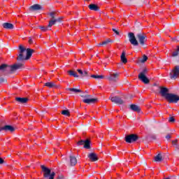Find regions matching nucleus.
<instances>
[{
    "mask_svg": "<svg viewBox=\"0 0 179 179\" xmlns=\"http://www.w3.org/2000/svg\"><path fill=\"white\" fill-rule=\"evenodd\" d=\"M179 76V66H176L170 73L171 79H177Z\"/></svg>",
    "mask_w": 179,
    "mask_h": 179,
    "instance_id": "nucleus-7",
    "label": "nucleus"
},
{
    "mask_svg": "<svg viewBox=\"0 0 179 179\" xmlns=\"http://www.w3.org/2000/svg\"><path fill=\"white\" fill-rule=\"evenodd\" d=\"M118 76H120V74L118 73L110 74L108 77V79L109 80H112L113 82H115L118 79Z\"/></svg>",
    "mask_w": 179,
    "mask_h": 179,
    "instance_id": "nucleus-13",
    "label": "nucleus"
},
{
    "mask_svg": "<svg viewBox=\"0 0 179 179\" xmlns=\"http://www.w3.org/2000/svg\"><path fill=\"white\" fill-rule=\"evenodd\" d=\"M16 101H18V103H22V104H24V103H27V98H20L17 97L15 99Z\"/></svg>",
    "mask_w": 179,
    "mask_h": 179,
    "instance_id": "nucleus-22",
    "label": "nucleus"
},
{
    "mask_svg": "<svg viewBox=\"0 0 179 179\" xmlns=\"http://www.w3.org/2000/svg\"><path fill=\"white\" fill-rule=\"evenodd\" d=\"M3 82V78H0V83H2Z\"/></svg>",
    "mask_w": 179,
    "mask_h": 179,
    "instance_id": "nucleus-42",
    "label": "nucleus"
},
{
    "mask_svg": "<svg viewBox=\"0 0 179 179\" xmlns=\"http://www.w3.org/2000/svg\"><path fill=\"white\" fill-rule=\"evenodd\" d=\"M166 100H168V101L169 103H178L179 101V96L178 95H176L174 94H168L166 95Z\"/></svg>",
    "mask_w": 179,
    "mask_h": 179,
    "instance_id": "nucleus-6",
    "label": "nucleus"
},
{
    "mask_svg": "<svg viewBox=\"0 0 179 179\" xmlns=\"http://www.w3.org/2000/svg\"><path fill=\"white\" fill-rule=\"evenodd\" d=\"M31 9L33 10H40V9H41V6L38 4H35L31 6Z\"/></svg>",
    "mask_w": 179,
    "mask_h": 179,
    "instance_id": "nucleus-28",
    "label": "nucleus"
},
{
    "mask_svg": "<svg viewBox=\"0 0 179 179\" xmlns=\"http://www.w3.org/2000/svg\"><path fill=\"white\" fill-rule=\"evenodd\" d=\"M130 108L133 111H136L137 113L141 112V108L139 106H138V105L132 104V105H131Z\"/></svg>",
    "mask_w": 179,
    "mask_h": 179,
    "instance_id": "nucleus-20",
    "label": "nucleus"
},
{
    "mask_svg": "<svg viewBox=\"0 0 179 179\" xmlns=\"http://www.w3.org/2000/svg\"><path fill=\"white\" fill-rule=\"evenodd\" d=\"M176 41H179V40H178V39H176Z\"/></svg>",
    "mask_w": 179,
    "mask_h": 179,
    "instance_id": "nucleus-45",
    "label": "nucleus"
},
{
    "mask_svg": "<svg viewBox=\"0 0 179 179\" xmlns=\"http://www.w3.org/2000/svg\"><path fill=\"white\" fill-rule=\"evenodd\" d=\"M77 71L81 76H89V72L87 71H83L81 69H78Z\"/></svg>",
    "mask_w": 179,
    "mask_h": 179,
    "instance_id": "nucleus-23",
    "label": "nucleus"
},
{
    "mask_svg": "<svg viewBox=\"0 0 179 179\" xmlns=\"http://www.w3.org/2000/svg\"><path fill=\"white\" fill-rule=\"evenodd\" d=\"M110 43H112V41L110 39H107L104 41H103L102 43H99L98 45H108V44H110Z\"/></svg>",
    "mask_w": 179,
    "mask_h": 179,
    "instance_id": "nucleus-27",
    "label": "nucleus"
},
{
    "mask_svg": "<svg viewBox=\"0 0 179 179\" xmlns=\"http://www.w3.org/2000/svg\"><path fill=\"white\" fill-rule=\"evenodd\" d=\"M171 57L179 59V46H177V48L172 52Z\"/></svg>",
    "mask_w": 179,
    "mask_h": 179,
    "instance_id": "nucleus-19",
    "label": "nucleus"
},
{
    "mask_svg": "<svg viewBox=\"0 0 179 179\" xmlns=\"http://www.w3.org/2000/svg\"><path fill=\"white\" fill-rule=\"evenodd\" d=\"M85 1H89V0H85Z\"/></svg>",
    "mask_w": 179,
    "mask_h": 179,
    "instance_id": "nucleus-46",
    "label": "nucleus"
},
{
    "mask_svg": "<svg viewBox=\"0 0 179 179\" xmlns=\"http://www.w3.org/2000/svg\"><path fill=\"white\" fill-rule=\"evenodd\" d=\"M29 42L30 43V44H31V43H33V41L31 39H29Z\"/></svg>",
    "mask_w": 179,
    "mask_h": 179,
    "instance_id": "nucleus-43",
    "label": "nucleus"
},
{
    "mask_svg": "<svg viewBox=\"0 0 179 179\" xmlns=\"http://www.w3.org/2000/svg\"><path fill=\"white\" fill-rule=\"evenodd\" d=\"M41 31H47V30H50V29H51V27H40Z\"/></svg>",
    "mask_w": 179,
    "mask_h": 179,
    "instance_id": "nucleus-33",
    "label": "nucleus"
},
{
    "mask_svg": "<svg viewBox=\"0 0 179 179\" xmlns=\"http://www.w3.org/2000/svg\"><path fill=\"white\" fill-rule=\"evenodd\" d=\"M23 68V64H15L13 66H8L6 64H1L0 66V71H10L13 72V71H17V69H22Z\"/></svg>",
    "mask_w": 179,
    "mask_h": 179,
    "instance_id": "nucleus-2",
    "label": "nucleus"
},
{
    "mask_svg": "<svg viewBox=\"0 0 179 179\" xmlns=\"http://www.w3.org/2000/svg\"><path fill=\"white\" fill-rule=\"evenodd\" d=\"M173 145H176V142L175 141H173Z\"/></svg>",
    "mask_w": 179,
    "mask_h": 179,
    "instance_id": "nucleus-44",
    "label": "nucleus"
},
{
    "mask_svg": "<svg viewBox=\"0 0 179 179\" xmlns=\"http://www.w3.org/2000/svg\"><path fill=\"white\" fill-rule=\"evenodd\" d=\"M66 90L67 92H70V94H72V93H82V90L76 88H66Z\"/></svg>",
    "mask_w": 179,
    "mask_h": 179,
    "instance_id": "nucleus-17",
    "label": "nucleus"
},
{
    "mask_svg": "<svg viewBox=\"0 0 179 179\" xmlns=\"http://www.w3.org/2000/svg\"><path fill=\"white\" fill-rule=\"evenodd\" d=\"M1 131H5V127H0V132H1Z\"/></svg>",
    "mask_w": 179,
    "mask_h": 179,
    "instance_id": "nucleus-41",
    "label": "nucleus"
},
{
    "mask_svg": "<svg viewBox=\"0 0 179 179\" xmlns=\"http://www.w3.org/2000/svg\"><path fill=\"white\" fill-rule=\"evenodd\" d=\"M42 169V171L43 172V176L45 178H49L48 179H54V177H55V172H51V170L44 165L41 166Z\"/></svg>",
    "mask_w": 179,
    "mask_h": 179,
    "instance_id": "nucleus-3",
    "label": "nucleus"
},
{
    "mask_svg": "<svg viewBox=\"0 0 179 179\" xmlns=\"http://www.w3.org/2000/svg\"><path fill=\"white\" fill-rule=\"evenodd\" d=\"M88 157L92 162H97L99 159L97 158V155H96L94 152H91L89 154Z\"/></svg>",
    "mask_w": 179,
    "mask_h": 179,
    "instance_id": "nucleus-16",
    "label": "nucleus"
},
{
    "mask_svg": "<svg viewBox=\"0 0 179 179\" xmlns=\"http://www.w3.org/2000/svg\"><path fill=\"white\" fill-rule=\"evenodd\" d=\"M121 61L123 64H127L128 62V59L125 57V52H122L121 55Z\"/></svg>",
    "mask_w": 179,
    "mask_h": 179,
    "instance_id": "nucleus-25",
    "label": "nucleus"
},
{
    "mask_svg": "<svg viewBox=\"0 0 179 179\" xmlns=\"http://www.w3.org/2000/svg\"><path fill=\"white\" fill-rule=\"evenodd\" d=\"M146 61H148V56H146V55H143V59L141 61V62H146Z\"/></svg>",
    "mask_w": 179,
    "mask_h": 179,
    "instance_id": "nucleus-35",
    "label": "nucleus"
},
{
    "mask_svg": "<svg viewBox=\"0 0 179 179\" xmlns=\"http://www.w3.org/2000/svg\"><path fill=\"white\" fill-rule=\"evenodd\" d=\"M137 38H138V41L141 45H143L145 44V41H146V35L145 34H137Z\"/></svg>",
    "mask_w": 179,
    "mask_h": 179,
    "instance_id": "nucleus-11",
    "label": "nucleus"
},
{
    "mask_svg": "<svg viewBox=\"0 0 179 179\" xmlns=\"http://www.w3.org/2000/svg\"><path fill=\"white\" fill-rule=\"evenodd\" d=\"M78 146L80 145H84V148L85 149H90V141H89V140H81L78 142Z\"/></svg>",
    "mask_w": 179,
    "mask_h": 179,
    "instance_id": "nucleus-10",
    "label": "nucleus"
},
{
    "mask_svg": "<svg viewBox=\"0 0 179 179\" xmlns=\"http://www.w3.org/2000/svg\"><path fill=\"white\" fill-rule=\"evenodd\" d=\"M169 89L166 87H161L160 93L163 97H165V99L167 98V95L170 94V93H168Z\"/></svg>",
    "mask_w": 179,
    "mask_h": 179,
    "instance_id": "nucleus-14",
    "label": "nucleus"
},
{
    "mask_svg": "<svg viewBox=\"0 0 179 179\" xmlns=\"http://www.w3.org/2000/svg\"><path fill=\"white\" fill-rule=\"evenodd\" d=\"M110 100H111V101L113 103H115V104H123L124 103V101L118 96H112L110 98Z\"/></svg>",
    "mask_w": 179,
    "mask_h": 179,
    "instance_id": "nucleus-12",
    "label": "nucleus"
},
{
    "mask_svg": "<svg viewBox=\"0 0 179 179\" xmlns=\"http://www.w3.org/2000/svg\"><path fill=\"white\" fill-rule=\"evenodd\" d=\"M62 114L63 115L69 116V110H64L62 111Z\"/></svg>",
    "mask_w": 179,
    "mask_h": 179,
    "instance_id": "nucleus-34",
    "label": "nucleus"
},
{
    "mask_svg": "<svg viewBox=\"0 0 179 179\" xmlns=\"http://www.w3.org/2000/svg\"><path fill=\"white\" fill-rule=\"evenodd\" d=\"M45 86H47L48 87H56L57 85H55V83L52 82L46 83L45 84Z\"/></svg>",
    "mask_w": 179,
    "mask_h": 179,
    "instance_id": "nucleus-31",
    "label": "nucleus"
},
{
    "mask_svg": "<svg viewBox=\"0 0 179 179\" xmlns=\"http://www.w3.org/2000/svg\"><path fill=\"white\" fill-rule=\"evenodd\" d=\"M4 131H9L10 132H13L15 131V127L10 125L4 126Z\"/></svg>",
    "mask_w": 179,
    "mask_h": 179,
    "instance_id": "nucleus-24",
    "label": "nucleus"
},
{
    "mask_svg": "<svg viewBox=\"0 0 179 179\" xmlns=\"http://www.w3.org/2000/svg\"><path fill=\"white\" fill-rule=\"evenodd\" d=\"M89 8L90 9V10H95V11L99 10V6H97V5H96V4H90L89 6Z\"/></svg>",
    "mask_w": 179,
    "mask_h": 179,
    "instance_id": "nucleus-26",
    "label": "nucleus"
},
{
    "mask_svg": "<svg viewBox=\"0 0 179 179\" xmlns=\"http://www.w3.org/2000/svg\"><path fill=\"white\" fill-rule=\"evenodd\" d=\"M129 40L131 44H132V45H135V46L139 45V43H138L136 38H135V34H134V33L132 32L129 33Z\"/></svg>",
    "mask_w": 179,
    "mask_h": 179,
    "instance_id": "nucleus-9",
    "label": "nucleus"
},
{
    "mask_svg": "<svg viewBox=\"0 0 179 179\" xmlns=\"http://www.w3.org/2000/svg\"><path fill=\"white\" fill-rule=\"evenodd\" d=\"M174 121H175L174 117H171L169 118V122H174Z\"/></svg>",
    "mask_w": 179,
    "mask_h": 179,
    "instance_id": "nucleus-36",
    "label": "nucleus"
},
{
    "mask_svg": "<svg viewBox=\"0 0 179 179\" xmlns=\"http://www.w3.org/2000/svg\"><path fill=\"white\" fill-rule=\"evenodd\" d=\"M81 97H84L85 99H89V97H90V95H89V94L82 95Z\"/></svg>",
    "mask_w": 179,
    "mask_h": 179,
    "instance_id": "nucleus-38",
    "label": "nucleus"
},
{
    "mask_svg": "<svg viewBox=\"0 0 179 179\" xmlns=\"http://www.w3.org/2000/svg\"><path fill=\"white\" fill-rule=\"evenodd\" d=\"M148 72V70L146 69H144L142 72H141L138 75V79L140 80H142L143 83H145L148 85L149 83V79L148 77H146V73Z\"/></svg>",
    "mask_w": 179,
    "mask_h": 179,
    "instance_id": "nucleus-5",
    "label": "nucleus"
},
{
    "mask_svg": "<svg viewBox=\"0 0 179 179\" xmlns=\"http://www.w3.org/2000/svg\"><path fill=\"white\" fill-rule=\"evenodd\" d=\"M163 160V157L162 156V154H158L155 157V162H162Z\"/></svg>",
    "mask_w": 179,
    "mask_h": 179,
    "instance_id": "nucleus-29",
    "label": "nucleus"
},
{
    "mask_svg": "<svg viewBox=\"0 0 179 179\" xmlns=\"http://www.w3.org/2000/svg\"><path fill=\"white\" fill-rule=\"evenodd\" d=\"M171 138V136H170L169 134H168L166 136V139H170Z\"/></svg>",
    "mask_w": 179,
    "mask_h": 179,
    "instance_id": "nucleus-40",
    "label": "nucleus"
},
{
    "mask_svg": "<svg viewBox=\"0 0 179 179\" xmlns=\"http://www.w3.org/2000/svg\"><path fill=\"white\" fill-rule=\"evenodd\" d=\"M49 16L50 17V21L49 22L48 27H52L57 22H61V18H57V13L55 12H50L48 13Z\"/></svg>",
    "mask_w": 179,
    "mask_h": 179,
    "instance_id": "nucleus-4",
    "label": "nucleus"
},
{
    "mask_svg": "<svg viewBox=\"0 0 179 179\" xmlns=\"http://www.w3.org/2000/svg\"><path fill=\"white\" fill-rule=\"evenodd\" d=\"M125 141L127 143H133V142L138 141V136L136 134L127 135L125 137Z\"/></svg>",
    "mask_w": 179,
    "mask_h": 179,
    "instance_id": "nucleus-8",
    "label": "nucleus"
},
{
    "mask_svg": "<svg viewBox=\"0 0 179 179\" xmlns=\"http://www.w3.org/2000/svg\"><path fill=\"white\" fill-rule=\"evenodd\" d=\"M0 164H3V159L0 157Z\"/></svg>",
    "mask_w": 179,
    "mask_h": 179,
    "instance_id": "nucleus-39",
    "label": "nucleus"
},
{
    "mask_svg": "<svg viewBox=\"0 0 179 179\" xmlns=\"http://www.w3.org/2000/svg\"><path fill=\"white\" fill-rule=\"evenodd\" d=\"M20 53L17 58V61H26L30 59L31 55H33V50L28 48L26 49L22 45H20Z\"/></svg>",
    "mask_w": 179,
    "mask_h": 179,
    "instance_id": "nucleus-1",
    "label": "nucleus"
},
{
    "mask_svg": "<svg viewBox=\"0 0 179 179\" xmlns=\"http://www.w3.org/2000/svg\"><path fill=\"white\" fill-rule=\"evenodd\" d=\"M83 103H85L86 104H90V103H96V101H97V99H94V98H87L85 99H83Z\"/></svg>",
    "mask_w": 179,
    "mask_h": 179,
    "instance_id": "nucleus-15",
    "label": "nucleus"
},
{
    "mask_svg": "<svg viewBox=\"0 0 179 179\" xmlns=\"http://www.w3.org/2000/svg\"><path fill=\"white\" fill-rule=\"evenodd\" d=\"M68 73L70 75V76H73V78H79L78 73L73 71H69Z\"/></svg>",
    "mask_w": 179,
    "mask_h": 179,
    "instance_id": "nucleus-30",
    "label": "nucleus"
},
{
    "mask_svg": "<svg viewBox=\"0 0 179 179\" xmlns=\"http://www.w3.org/2000/svg\"><path fill=\"white\" fill-rule=\"evenodd\" d=\"M113 31H114V33H115V34H117V36L120 34V32H118V31H117V29H113Z\"/></svg>",
    "mask_w": 179,
    "mask_h": 179,
    "instance_id": "nucleus-37",
    "label": "nucleus"
},
{
    "mask_svg": "<svg viewBox=\"0 0 179 179\" xmlns=\"http://www.w3.org/2000/svg\"><path fill=\"white\" fill-rule=\"evenodd\" d=\"M3 29H7L8 30H12L13 29V24L9 22H5L3 24Z\"/></svg>",
    "mask_w": 179,
    "mask_h": 179,
    "instance_id": "nucleus-18",
    "label": "nucleus"
},
{
    "mask_svg": "<svg viewBox=\"0 0 179 179\" xmlns=\"http://www.w3.org/2000/svg\"><path fill=\"white\" fill-rule=\"evenodd\" d=\"M70 162L71 166H76V163H78V160L76 159V157L70 156Z\"/></svg>",
    "mask_w": 179,
    "mask_h": 179,
    "instance_id": "nucleus-21",
    "label": "nucleus"
},
{
    "mask_svg": "<svg viewBox=\"0 0 179 179\" xmlns=\"http://www.w3.org/2000/svg\"><path fill=\"white\" fill-rule=\"evenodd\" d=\"M91 78H94V79H103L104 76L99 75H92Z\"/></svg>",
    "mask_w": 179,
    "mask_h": 179,
    "instance_id": "nucleus-32",
    "label": "nucleus"
}]
</instances>
